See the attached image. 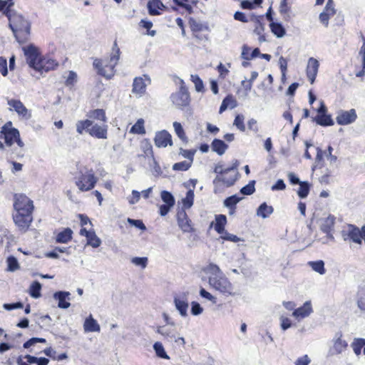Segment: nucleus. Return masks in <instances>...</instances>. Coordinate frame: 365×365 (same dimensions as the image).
Masks as SVG:
<instances>
[{
  "instance_id": "nucleus-36",
  "label": "nucleus",
  "mask_w": 365,
  "mask_h": 365,
  "mask_svg": "<svg viewBox=\"0 0 365 365\" xmlns=\"http://www.w3.org/2000/svg\"><path fill=\"white\" fill-rule=\"evenodd\" d=\"M354 354L359 356L361 353V349L365 347V339L355 338L351 344Z\"/></svg>"
},
{
  "instance_id": "nucleus-53",
  "label": "nucleus",
  "mask_w": 365,
  "mask_h": 365,
  "mask_svg": "<svg viewBox=\"0 0 365 365\" xmlns=\"http://www.w3.org/2000/svg\"><path fill=\"white\" fill-rule=\"evenodd\" d=\"M8 264V270L11 272H14L19 268V262L16 257L14 256H10L7 258L6 260Z\"/></svg>"
},
{
  "instance_id": "nucleus-10",
  "label": "nucleus",
  "mask_w": 365,
  "mask_h": 365,
  "mask_svg": "<svg viewBox=\"0 0 365 365\" xmlns=\"http://www.w3.org/2000/svg\"><path fill=\"white\" fill-rule=\"evenodd\" d=\"M7 103L11 106L20 116L24 120H29L31 118V113L28 110L21 101L16 99L8 100Z\"/></svg>"
},
{
  "instance_id": "nucleus-20",
  "label": "nucleus",
  "mask_w": 365,
  "mask_h": 365,
  "mask_svg": "<svg viewBox=\"0 0 365 365\" xmlns=\"http://www.w3.org/2000/svg\"><path fill=\"white\" fill-rule=\"evenodd\" d=\"M93 66L97 69L98 73L108 79L113 76V68H106V65L103 66L100 59L96 58L93 61Z\"/></svg>"
},
{
  "instance_id": "nucleus-14",
  "label": "nucleus",
  "mask_w": 365,
  "mask_h": 365,
  "mask_svg": "<svg viewBox=\"0 0 365 365\" xmlns=\"http://www.w3.org/2000/svg\"><path fill=\"white\" fill-rule=\"evenodd\" d=\"M312 312L313 309L312 303L310 301H307L302 307L294 309L292 315L296 319L300 321L306 317H308Z\"/></svg>"
},
{
  "instance_id": "nucleus-56",
  "label": "nucleus",
  "mask_w": 365,
  "mask_h": 365,
  "mask_svg": "<svg viewBox=\"0 0 365 365\" xmlns=\"http://www.w3.org/2000/svg\"><path fill=\"white\" fill-rule=\"evenodd\" d=\"M192 163L187 161H182L180 163H175L173 165V170H180V171H186L191 167Z\"/></svg>"
},
{
  "instance_id": "nucleus-37",
  "label": "nucleus",
  "mask_w": 365,
  "mask_h": 365,
  "mask_svg": "<svg viewBox=\"0 0 365 365\" xmlns=\"http://www.w3.org/2000/svg\"><path fill=\"white\" fill-rule=\"evenodd\" d=\"M57 66L58 63L53 59L42 58L41 62V67L37 71L41 72H47L50 70L54 69V68Z\"/></svg>"
},
{
  "instance_id": "nucleus-60",
  "label": "nucleus",
  "mask_w": 365,
  "mask_h": 365,
  "mask_svg": "<svg viewBox=\"0 0 365 365\" xmlns=\"http://www.w3.org/2000/svg\"><path fill=\"white\" fill-rule=\"evenodd\" d=\"M77 81V74L76 72L71 71H69L68 76L66 80V86H73Z\"/></svg>"
},
{
  "instance_id": "nucleus-57",
  "label": "nucleus",
  "mask_w": 365,
  "mask_h": 365,
  "mask_svg": "<svg viewBox=\"0 0 365 365\" xmlns=\"http://www.w3.org/2000/svg\"><path fill=\"white\" fill-rule=\"evenodd\" d=\"M240 131L244 132L245 130V125L244 124V116L242 115H237L233 123Z\"/></svg>"
},
{
  "instance_id": "nucleus-40",
  "label": "nucleus",
  "mask_w": 365,
  "mask_h": 365,
  "mask_svg": "<svg viewBox=\"0 0 365 365\" xmlns=\"http://www.w3.org/2000/svg\"><path fill=\"white\" fill-rule=\"evenodd\" d=\"M88 116L90 118H93L98 120L103 121V123H106L107 120V118L106 116V113L104 110L103 109H95L93 110H91L89 113L88 114Z\"/></svg>"
},
{
  "instance_id": "nucleus-8",
  "label": "nucleus",
  "mask_w": 365,
  "mask_h": 365,
  "mask_svg": "<svg viewBox=\"0 0 365 365\" xmlns=\"http://www.w3.org/2000/svg\"><path fill=\"white\" fill-rule=\"evenodd\" d=\"M19 130L14 128L12 123L9 121L1 127L0 138L4 140V143L7 147H11L16 139L19 137Z\"/></svg>"
},
{
  "instance_id": "nucleus-32",
  "label": "nucleus",
  "mask_w": 365,
  "mask_h": 365,
  "mask_svg": "<svg viewBox=\"0 0 365 365\" xmlns=\"http://www.w3.org/2000/svg\"><path fill=\"white\" fill-rule=\"evenodd\" d=\"M93 125V121L88 119L78 120L76 123V131L79 134H83L84 131L90 134L91 126Z\"/></svg>"
},
{
  "instance_id": "nucleus-49",
  "label": "nucleus",
  "mask_w": 365,
  "mask_h": 365,
  "mask_svg": "<svg viewBox=\"0 0 365 365\" xmlns=\"http://www.w3.org/2000/svg\"><path fill=\"white\" fill-rule=\"evenodd\" d=\"M357 306L361 311H365V286L358 292Z\"/></svg>"
},
{
  "instance_id": "nucleus-35",
  "label": "nucleus",
  "mask_w": 365,
  "mask_h": 365,
  "mask_svg": "<svg viewBox=\"0 0 365 365\" xmlns=\"http://www.w3.org/2000/svg\"><path fill=\"white\" fill-rule=\"evenodd\" d=\"M307 264L316 272L319 274H324L326 269L324 267V262L323 260L309 261Z\"/></svg>"
},
{
  "instance_id": "nucleus-63",
  "label": "nucleus",
  "mask_w": 365,
  "mask_h": 365,
  "mask_svg": "<svg viewBox=\"0 0 365 365\" xmlns=\"http://www.w3.org/2000/svg\"><path fill=\"white\" fill-rule=\"evenodd\" d=\"M195 151L191 150H185L182 148H180V154L182 155L184 158L189 160V163H192Z\"/></svg>"
},
{
  "instance_id": "nucleus-5",
  "label": "nucleus",
  "mask_w": 365,
  "mask_h": 365,
  "mask_svg": "<svg viewBox=\"0 0 365 365\" xmlns=\"http://www.w3.org/2000/svg\"><path fill=\"white\" fill-rule=\"evenodd\" d=\"M179 90L175 93H173L170 95V98L175 108L182 110L184 108L190 105V97L184 81L181 78H179Z\"/></svg>"
},
{
  "instance_id": "nucleus-51",
  "label": "nucleus",
  "mask_w": 365,
  "mask_h": 365,
  "mask_svg": "<svg viewBox=\"0 0 365 365\" xmlns=\"http://www.w3.org/2000/svg\"><path fill=\"white\" fill-rule=\"evenodd\" d=\"M255 181L252 180L247 185L240 189V193L243 195H250L255 191Z\"/></svg>"
},
{
  "instance_id": "nucleus-34",
  "label": "nucleus",
  "mask_w": 365,
  "mask_h": 365,
  "mask_svg": "<svg viewBox=\"0 0 365 365\" xmlns=\"http://www.w3.org/2000/svg\"><path fill=\"white\" fill-rule=\"evenodd\" d=\"M173 2L178 6L183 8L188 14L193 12L192 5H196L197 0H173Z\"/></svg>"
},
{
  "instance_id": "nucleus-6",
  "label": "nucleus",
  "mask_w": 365,
  "mask_h": 365,
  "mask_svg": "<svg viewBox=\"0 0 365 365\" xmlns=\"http://www.w3.org/2000/svg\"><path fill=\"white\" fill-rule=\"evenodd\" d=\"M23 51L29 66L36 71L39 69L42 58L40 56L38 48L34 44H30L23 47Z\"/></svg>"
},
{
  "instance_id": "nucleus-45",
  "label": "nucleus",
  "mask_w": 365,
  "mask_h": 365,
  "mask_svg": "<svg viewBox=\"0 0 365 365\" xmlns=\"http://www.w3.org/2000/svg\"><path fill=\"white\" fill-rule=\"evenodd\" d=\"M130 133L135 134H145L144 120L139 118L137 122L131 127Z\"/></svg>"
},
{
  "instance_id": "nucleus-61",
  "label": "nucleus",
  "mask_w": 365,
  "mask_h": 365,
  "mask_svg": "<svg viewBox=\"0 0 365 365\" xmlns=\"http://www.w3.org/2000/svg\"><path fill=\"white\" fill-rule=\"evenodd\" d=\"M311 362L310 357L307 354H304L295 360L294 365H309Z\"/></svg>"
},
{
  "instance_id": "nucleus-33",
  "label": "nucleus",
  "mask_w": 365,
  "mask_h": 365,
  "mask_svg": "<svg viewBox=\"0 0 365 365\" xmlns=\"http://www.w3.org/2000/svg\"><path fill=\"white\" fill-rule=\"evenodd\" d=\"M239 176V173L237 172V168L236 170H232L227 175L222 176V180L225 183L226 187H231L234 185L235 182L237 180Z\"/></svg>"
},
{
  "instance_id": "nucleus-27",
  "label": "nucleus",
  "mask_w": 365,
  "mask_h": 365,
  "mask_svg": "<svg viewBox=\"0 0 365 365\" xmlns=\"http://www.w3.org/2000/svg\"><path fill=\"white\" fill-rule=\"evenodd\" d=\"M312 120L322 126H331L334 123L331 116L327 113L317 115L316 117L313 118Z\"/></svg>"
},
{
  "instance_id": "nucleus-42",
  "label": "nucleus",
  "mask_w": 365,
  "mask_h": 365,
  "mask_svg": "<svg viewBox=\"0 0 365 365\" xmlns=\"http://www.w3.org/2000/svg\"><path fill=\"white\" fill-rule=\"evenodd\" d=\"M153 349L158 357L164 359H170V356L167 354L161 342L157 341L154 343Z\"/></svg>"
},
{
  "instance_id": "nucleus-47",
  "label": "nucleus",
  "mask_w": 365,
  "mask_h": 365,
  "mask_svg": "<svg viewBox=\"0 0 365 365\" xmlns=\"http://www.w3.org/2000/svg\"><path fill=\"white\" fill-rule=\"evenodd\" d=\"M243 197L238 196L237 195H233L227 197L224 202V206L226 207H237V204L242 200Z\"/></svg>"
},
{
  "instance_id": "nucleus-24",
  "label": "nucleus",
  "mask_w": 365,
  "mask_h": 365,
  "mask_svg": "<svg viewBox=\"0 0 365 365\" xmlns=\"http://www.w3.org/2000/svg\"><path fill=\"white\" fill-rule=\"evenodd\" d=\"M165 8V6L162 3L161 0H150L148 3V9L149 14L152 16L159 15V10H162Z\"/></svg>"
},
{
  "instance_id": "nucleus-23",
  "label": "nucleus",
  "mask_w": 365,
  "mask_h": 365,
  "mask_svg": "<svg viewBox=\"0 0 365 365\" xmlns=\"http://www.w3.org/2000/svg\"><path fill=\"white\" fill-rule=\"evenodd\" d=\"M212 150L219 155H222L228 148L227 145L223 140L220 139H214L211 143Z\"/></svg>"
},
{
  "instance_id": "nucleus-19",
  "label": "nucleus",
  "mask_w": 365,
  "mask_h": 365,
  "mask_svg": "<svg viewBox=\"0 0 365 365\" xmlns=\"http://www.w3.org/2000/svg\"><path fill=\"white\" fill-rule=\"evenodd\" d=\"M146 83L143 77H135L133 83L132 92L135 95L142 96L146 91Z\"/></svg>"
},
{
  "instance_id": "nucleus-2",
  "label": "nucleus",
  "mask_w": 365,
  "mask_h": 365,
  "mask_svg": "<svg viewBox=\"0 0 365 365\" xmlns=\"http://www.w3.org/2000/svg\"><path fill=\"white\" fill-rule=\"evenodd\" d=\"M4 15L8 18L9 26L11 29L16 41L22 44L26 43L30 36L31 24L21 14L14 10L7 9Z\"/></svg>"
},
{
  "instance_id": "nucleus-4",
  "label": "nucleus",
  "mask_w": 365,
  "mask_h": 365,
  "mask_svg": "<svg viewBox=\"0 0 365 365\" xmlns=\"http://www.w3.org/2000/svg\"><path fill=\"white\" fill-rule=\"evenodd\" d=\"M97 180L92 169L83 166L78 167L74 175V182L79 190L86 192L92 190L96 186Z\"/></svg>"
},
{
  "instance_id": "nucleus-28",
  "label": "nucleus",
  "mask_w": 365,
  "mask_h": 365,
  "mask_svg": "<svg viewBox=\"0 0 365 365\" xmlns=\"http://www.w3.org/2000/svg\"><path fill=\"white\" fill-rule=\"evenodd\" d=\"M274 212L272 206L268 205L266 202L262 203L257 210L256 215L263 219L267 218Z\"/></svg>"
},
{
  "instance_id": "nucleus-46",
  "label": "nucleus",
  "mask_w": 365,
  "mask_h": 365,
  "mask_svg": "<svg viewBox=\"0 0 365 365\" xmlns=\"http://www.w3.org/2000/svg\"><path fill=\"white\" fill-rule=\"evenodd\" d=\"M86 240V245H90L93 248L98 247L101 244V239L96 235L93 230H92V233L87 236Z\"/></svg>"
},
{
  "instance_id": "nucleus-64",
  "label": "nucleus",
  "mask_w": 365,
  "mask_h": 365,
  "mask_svg": "<svg viewBox=\"0 0 365 365\" xmlns=\"http://www.w3.org/2000/svg\"><path fill=\"white\" fill-rule=\"evenodd\" d=\"M221 235H222L221 238L225 240H227V241H230V242H238L240 241V237H238L237 236H236L233 234H230V233L227 232V231H225V232Z\"/></svg>"
},
{
  "instance_id": "nucleus-58",
  "label": "nucleus",
  "mask_w": 365,
  "mask_h": 365,
  "mask_svg": "<svg viewBox=\"0 0 365 365\" xmlns=\"http://www.w3.org/2000/svg\"><path fill=\"white\" fill-rule=\"evenodd\" d=\"M46 341L43 338H38V337H33L30 339H29L27 341H26L23 346L24 349H29L31 346H34L36 343H45Z\"/></svg>"
},
{
  "instance_id": "nucleus-11",
  "label": "nucleus",
  "mask_w": 365,
  "mask_h": 365,
  "mask_svg": "<svg viewBox=\"0 0 365 365\" xmlns=\"http://www.w3.org/2000/svg\"><path fill=\"white\" fill-rule=\"evenodd\" d=\"M357 115L354 109L349 110H340L336 118V123L339 125H349L356 120Z\"/></svg>"
},
{
  "instance_id": "nucleus-1",
  "label": "nucleus",
  "mask_w": 365,
  "mask_h": 365,
  "mask_svg": "<svg viewBox=\"0 0 365 365\" xmlns=\"http://www.w3.org/2000/svg\"><path fill=\"white\" fill-rule=\"evenodd\" d=\"M14 197V207L16 212L13 215V219L19 229L25 232L33 220L34 203L24 194H15Z\"/></svg>"
},
{
  "instance_id": "nucleus-25",
  "label": "nucleus",
  "mask_w": 365,
  "mask_h": 365,
  "mask_svg": "<svg viewBox=\"0 0 365 365\" xmlns=\"http://www.w3.org/2000/svg\"><path fill=\"white\" fill-rule=\"evenodd\" d=\"M112 50L113 53L110 58V63L109 65H106V68H113L114 71V68L118 63L120 53L116 41L114 42Z\"/></svg>"
},
{
  "instance_id": "nucleus-3",
  "label": "nucleus",
  "mask_w": 365,
  "mask_h": 365,
  "mask_svg": "<svg viewBox=\"0 0 365 365\" xmlns=\"http://www.w3.org/2000/svg\"><path fill=\"white\" fill-rule=\"evenodd\" d=\"M208 275V283L215 290L225 295H232L233 286L220 268L215 264L210 263L205 269Z\"/></svg>"
},
{
  "instance_id": "nucleus-15",
  "label": "nucleus",
  "mask_w": 365,
  "mask_h": 365,
  "mask_svg": "<svg viewBox=\"0 0 365 365\" xmlns=\"http://www.w3.org/2000/svg\"><path fill=\"white\" fill-rule=\"evenodd\" d=\"M319 68V62L318 61V60L313 57H310L308 59L306 72L307 76L312 84L314 82L316 79Z\"/></svg>"
},
{
  "instance_id": "nucleus-43",
  "label": "nucleus",
  "mask_w": 365,
  "mask_h": 365,
  "mask_svg": "<svg viewBox=\"0 0 365 365\" xmlns=\"http://www.w3.org/2000/svg\"><path fill=\"white\" fill-rule=\"evenodd\" d=\"M15 142H16L17 145L19 146V149H15L14 151H12L11 153V155H14V156H11V158H23L24 156V143L21 140L20 136L18 138L16 139Z\"/></svg>"
},
{
  "instance_id": "nucleus-38",
  "label": "nucleus",
  "mask_w": 365,
  "mask_h": 365,
  "mask_svg": "<svg viewBox=\"0 0 365 365\" xmlns=\"http://www.w3.org/2000/svg\"><path fill=\"white\" fill-rule=\"evenodd\" d=\"M272 32L278 38H282L285 35V29L282 24L277 22H272L269 24Z\"/></svg>"
},
{
  "instance_id": "nucleus-44",
  "label": "nucleus",
  "mask_w": 365,
  "mask_h": 365,
  "mask_svg": "<svg viewBox=\"0 0 365 365\" xmlns=\"http://www.w3.org/2000/svg\"><path fill=\"white\" fill-rule=\"evenodd\" d=\"M41 284L38 281H34L30 286L29 294L34 299L41 297Z\"/></svg>"
},
{
  "instance_id": "nucleus-18",
  "label": "nucleus",
  "mask_w": 365,
  "mask_h": 365,
  "mask_svg": "<svg viewBox=\"0 0 365 365\" xmlns=\"http://www.w3.org/2000/svg\"><path fill=\"white\" fill-rule=\"evenodd\" d=\"M334 222L335 217L333 215H329L327 217L322 220L320 225L321 230L323 232L327 233L328 237L331 239L334 238L331 232L333 230Z\"/></svg>"
},
{
  "instance_id": "nucleus-26",
  "label": "nucleus",
  "mask_w": 365,
  "mask_h": 365,
  "mask_svg": "<svg viewBox=\"0 0 365 365\" xmlns=\"http://www.w3.org/2000/svg\"><path fill=\"white\" fill-rule=\"evenodd\" d=\"M73 231L71 228H64L61 232L58 233L56 241L58 243H67L72 239Z\"/></svg>"
},
{
  "instance_id": "nucleus-55",
  "label": "nucleus",
  "mask_w": 365,
  "mask_h": 365,
  "mask_svg": "<svg viewBox=\"0 0 365 365\" xmlns=\"http://www.w3.org/2000/svg\"><path fill=\"white\" fill-rule=\"evenodd\" d=\"M148 260V257H135L132 258L131 262L136 266H140L141 268L145 269L147 267Z\"/></svg>"
},
{
  "instance_id": "nucleus-50",
  "label": "nucleus",
  "mask_w": 365,
  "mask_h": 365,
  "mask_svg": "<svg viewBox=\"0 0 365 365\" xmlns=\"http://www.w3.org/2000/svg\"><path fill=\"white\" fill-rule=\"evenodd\" d=\"M299 185V187L297 191L299 197L301 198L307 197L309 192V184L307 182H302Z\"/></svg>"
},
{
  "instance_id": "nucleus-29",
  "label": "nucleus",
  "mask_w": 365,
  "mask_h": 365,
  "mask_svg": "<svg viewBox=\"0 0 365 365\" xmlns=\"http://www.w3.org/2000/svg\"><path fill=\"white\" fill-rule=\"evenodd\" d=\"M239 165L238 160H235L232 164V165L227 168H223L222 165L217 164L215 165L214 172L217 174V175L223 176L225 175L228 174L233 170H236Z\"/></svg>"
},
{
  "instance_id": "nucleus-7",
  "label": "nucleus",
  "mask_w": 365,
  "mask_h": 365,
  "mask_svg": "<svg viewBox=\"0 0 365 365\" xmlns=\"http://www.w3.org/2000/svg\"><path fill=\"white\" fill-rule=\"evenodd\" d=\"M156 332L160 334L168 342L175 341V343H180L182 345L185 344V339L178 336L175 327L170 325L159 326L157 327Z\"/></svg>"
},
{
  "instance_id": "nucleus-31",
  "label": "nucleus",
  "mask_w": 365,
  "mask_h": 365,
  "mask_svg": "<svg viewBox=\"0 0 365 365\" xmlns=\"http://www.w3.org/2000/svg\"><path fill=\"white\" fill-rule=\"evenodd\" d=\"M227 223V217L224 215H218L215 216V230L219 234H223L225 231V226Z\"/></svg>"
},
{
  "instance_id": "nucleus-17",
  "label": "nucleus",
  "mask_w": 365,
  "mask_h": 365,
  "mask_svg": "<svg viewBox=\"0 0 365 365\" xmlns=\"http://www.w3.org/2000/svg\"><path fill=\"white\" fill-rule=\"evenodd\" d=\"M71 293L66 291H58L53 294L54 299L58 301V307L61 309H68L71 306Z\"/></svg>"
},
{
  "instance_id": "nucleus-9",
  "label": "nucleus",
  "mask_w": 365,
  "mask_h": 365,
  "mask_svg": "<svg viewBox=\"0 0 365 365\" xmlns=\"http://www.w3.org/2000/svg\"><path fill=\"white\" fill-rule=\"evenodd\" d=\"M341 234L344 241L349 240L361 245V235L360 234V230L356 226L349 224L344 227Z\"/></svg>"
},
{
  "instance_id": "nucleus-39",
  "label": "nucleus",
  "mask_w": 365,
  "mask_h": 365,
  "mask_svg": "<svg viewBox=\"0 0 365 365\" xmlns=\"http://www.w3.org/2000/svg\"><path fill=\"white\" fill-rule=\"evenodd\" d=\"M214 192L215 194L222 193L227 187L222 180V176L217 175L213 180Z\"/></svg>"
},
{
  "instance_id": "nucleus-12",
  "label": "nucleus",
  "mask_w": 365,
  "mask_h": 365,
  "mask_svg": "<svg viewBox=\"0 0 365 365\" xmlns=\"http://www.w3.org/2000/svg\"><path fill=\"white\" fill-rule=\"evenodd\" d=\"M178 224L184 232H190L193 230L191 220L189 219L185 210L181 209L177 213Z\"/></svg>"
},
{
  "instance_id": "nucleus-48",
  "label": "nucleus",
  "mask_w": 365,
  "mask_h": 365,
  "mask_svg": "<svg viewBox=\"0 0 365 365\" xmlns=\"http://www.w3.org/2000/svg\"><path fill=\"white\" fill-rule=\"evenodd\" d=\"M160 197L162 200L165 202V204L174 206L175 205V198L171 192L163 190L160 193Z\"/></svg>"
},
{
  "instance_id": "nucleus-54",
  "label": "nucleus",
  "mask_w": 365,
  "mask_h": 365,
  "mask_svg": "<svg viewBox=\"0 0 365 365\" xmlns=\"http://www.w3.org/2000/svg\"><path fill=\"white\" fill-rule=\"evenodd\" d=\"M190 78L195 84V90L197 92H202L204 91V85L200 78L197 75H191Z\"/></svg>"
},
{
  "instance_id": "nucleus-41",
  "label": "nucleus",
  "mask_w": 365,
  "mask_h": 365,
  "mask_svg": "<svg viewBox=\"0 0 365 365\" xmlns=\"http://www.w3.org/2000/svg\"><path fill=\"white\" fill-rule=\"evenodd\" d=\"M194 190H189L187 193L185 198L182 200V208L184 210L190 208L194 202Z\"/></svg>"
},
{
  "instance_id": "nucleus-16",
  "label": "nucleus",
  "mask_w": 365,
  "mask_h": 365,
  "mask_svg": "<svg viewBox=\"0 0 365 365\" xmlns=\"http://www.w3.org/2000/svg\"><path fill=\"white\" fill-rule=\"evenodd\" d=\"M89 135L98 139H106L108 138V125L105 123L98 125L93 122Z\"/></svg>"
},
{
  "instance_id": "nucleus-52",
  "label": "nucleus",
  "mask_w": 365,
  "mask_h": 365,
  "mask_svg": "<svg viewBox=\"0 0 365 365\" xmlns=\"http://www.w3.org/2000/svg\"><path fill=\"white\" fill-rule=\"evenodd\" d=\"M173 128L176 135L181 139L182 141H187V137L184 132L182 125L178 122L173 123Z\"/></svg>"
},
{
  "instance_id": "nucleus-22",
  "label": "nucleus",
  "mask_w": 365,
  "mask_h": 365,
  "mask_svg": "<svg viewBox=\"0 0 365 365\" xmlns=\"http://www.w3.org/2000/svg\"><path fill=\"white\" fill-rule=\"evenodd\" d=\"M83 328L86 332H98L101 330L100 325L98 324L97 321L93 318L92 315H90L86 319Z\"/></svg>"
},
{
  "instance_id": "nucleus-13",
  "label": "nucleus",
  "mask_w": 365,
  "mask_h": 365,
  "mask_svg": "<svg viewBox=\"0 0 365 365\" xmlns=\"http://www.w3.org/2000/svg\"><path fill=\"white\" fill-rule=\"evenodd\" d=\"M155 145L158 148H165L173 144L171 135L165 130L157 132L154 138Z\"/></svg>"
},
{
  "instance_id": "nucleus-62",
  "label": "nucleus",
  "mask_w": 365,
  "mask_h": 365,
  "mask_svg": "<svg viewBox=\"0 0 365 365\" xmlns=\"http://www.w3.org/2000/svg\"><path fill=\"white\" fill-rule=\"evenodd\" d=\"M203 312L202 307L197 302H192L191 303V314L194 316H198Z\"/></svg>"
},
{
  "instance_id": "nucleus-21",
  "label": "nucleus",
  "mask_w": 365,
  "mask_h": 365,
  "mask_svg": "<svg viewBox=\"0 0 365 365\" xmlns=\"http://www.w3.org/2000/svg\"><path fill=\"white\" fill-rule=\"evenodd\" d=\"M174 304L176 309L182 317L187 316L188 302L186 299H180L179 297H174Z\"/></svg>"
},
{
  "instance_id": "nucleus-30",
  "label": "nucleus",
  "mask_w": 365,
  "mask_h": 365,
  "mask_svg": "<svg viewBox=\"0 0 365 365\" xmlns=\"http://www.w3.org/2000/svg\"><path fill=\"white\" fill-rule=\"evenodd\" d=\"M348 344L346 341L341 339V335L334 340V346L332 348L333 354H339L344 351Z\"/></svg>"
},
{
  "instance_id": "nucleus-59",
  "label": "nucleus",
  "mask_w": 365,
  "mask_h": 365,
  "mask_svg": "<svg viewBox=\"0 0 365 365\" xmlns=\"http://www.w3.org/2000/svg\"><path fill=\"white\" fill-rule=\"evenodd\" d=\"M127 222L132 226H134L138 228L140 230L145 231L146 230V227L140 220H134L131 218H128Z\"/></svg>"
}]
</instances>
